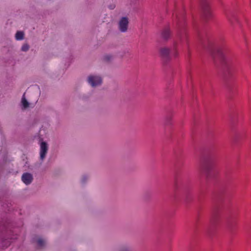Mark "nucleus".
Masks as SVG:
<instances>
[{
	"label": "nucleus",
	"instance_id": "1",
	"mask_svg": "<svg viewBox=\"0 0 251 251\" xmlns=\"http://www.w3.org/2000/svg\"><path fill=\"white\" fill-rule=\"evenodd\" d=\"M49 150V145L45 141L41 142L40 144L39 155L40 159L43 161L46 158Z\"/></svg>",
	"mask_w": 251,
	"mask_h": 251
},
{
	"label": "nucleus",
	"instance_id": "2",
	"mask_svg": "<svg viewBox=\"0 0 251 251\" xmlns=\"http://www.w3.org/2000/svg\"><path fill=\"white\" fill-rule=\"evenodd\" d=\"M88 82L92 87H96L101 84L102 78L100 75H91L88 77Z\"/></svg>",
	"mask_w": 251,
	"mask_h": 251
},
{
	"label": "nucleus",
	"instance_id": "3",
	"mask_svg": "<svg viewBox=\"0 0 251 251\" xmlns=\"http://www.w3.org/2000/svg\"><path fill=\"white\" fill-rule=\"evenodd\" d=\"M129 21L127 17H122L119 22L118 28L121 32H126L127 31Z\"/></svg>",
	"mask_w": 251,
	"mask_h": 251
},
{
	"label": "nucleus",
	"instance_id": "4",
	"mask_svg": "<svg viewBox=\"0 0 251 251\" xmlns=\"http://www.w3.org/2000/svg\"><path fill=\"white\" fill-rule=\"evenodd\" d=\"M33 179L32 175L28 173H24L22 176V180L26 185L31 183Z\"/></svg>",
	"mask_w": 251,
	"mask_h": 251
},
{
	"label": "nucleus",
	"instance_id": "5",
	"mask_svg": "<svg viewBox=\"0 0 251 251\" xmlns=\"http://www.w3.org/2000/svg\"><path fill=\"white\" fill-rule=\"evenodd\" d=\"M171 52V49L167 47H162L159 50L160 55L166 59L170 58V54Z\"/></svg>",
	"mask_w": 251,
	"mask_h": 251
},
{
	"label": "nucleus",
	"instance_id": "6",
	"mask_svg": "<svg viewBox=\"0 0 251 251\" xmlns=\"http://www.w3.org/2000/svg\"><path fill=\"white\" fill-rule=\"evenodd\" d=\"M202 13L205 18H208L211 14V11L208 4H204L202 6Z\"/></svg>",
	"mask_w": 251,
	"mask_h": 251
},
{
	"label": "nucleus",
	"instance_id": "7",
	"mask_svg": "<svg viewBox=\"0 0 251 251\" xmlns=\"http://www.w3.org/2000/svg\"><path fill=\"white\" fill-rule=\"evenodd\" d=\"M171 35V30L169 28H166L164 29L162 32V37L164 40H168Z\"/></svg>",
	"mask_w": 251,
	"mask_h": 251
},
{
	"label": "nucleus",
	"instance_id": "8",
	"mask_svg": "<svg viewBox=\"0 0 251 251\" xmlns=\"http://www.w3.org/2000/svg\"><path fill=\"white\" fill-rule=\"evenodd\" d=\"M21 102H22L23 109H26V108H28L29 106V102L27 101V100H26V99L25 97V94L23 96V97L22 98Z\"/></svg>",
	"mask_w": 251,
	"mask_h": 251
},
{
	"label": "nucleus",
	"instance_id": "9",
	"mask_svg": "<svg viewBox=\"0 0 251 251\" xmlns=\"http://www.w3.org/2000/svg\"><path fill=\"white\" fill-rule=\"evenodd\" d=\"M24 33L23 31H17L15 35V38L17 40H22L24 39Z\"/></svg>",
	"mask_w": 251,
	"mask_h": 251
},
{
	"label": "nucleus",
	"instance_id": "10",
	"mask_svg": "<svg viewBox=\"0 0 251 251\" xmlns=\"http://www.w3.org/2000/svg\"><path fill=\"white\" fill-rule=\"evenodd\" d=\"M113 58H114L113 55L110 54H106L103 56L104 60H105V61H107V62L112 60L113 59Z\"/></svg>",
	"mask_w": 251,
	"mask_h": 251
},
{
	"label": "nucleus",
	"instance_id": "11",
	"mask_svg": "<svg viewBox=\"0 0 251 251\" xmlns=\"http://www.w3.org/2000/svg\"><path fill=\"white\" fill-rule=\"evenodd\" d=\"M37 242L38 243V246H40V247H43L45 244V241H44L41 238H39L37 240Z\"/></svg>",
	"mask_w": 251,
	"mask_h": 251
},
{
	"label": "nucleus",
	"instance_id": "12",
	"mask_svg": "<svg viewBox=\"0 0 251 251\" xmlns=\"http://www.w3.org/2000/svg\"><path fill=\"white\" fill-rule=\"evenodd\" d=\"M212 168V165H206L204 167L205 171L207 174H208L211 171Z\"/></svg>",
	"mask_w": 251,
	"mask_h": 251
},
{
	"label": "nucleus",
	"instance_id": "13",
	"mask_svg": "<svg viewBox=\"0 0 251 251\" xmlns=\"http://www.w3.org/2000/svg\"><path fill=\"white\" fill-rule=\"evenodd\" d=\"M29 45L27 44H25L22 46L21 48V50L23 51H27L29 50Z\"/></svg>",
	"mask_w": 251,
	"mask_h": 251
},
{
	"label": "nucleus",
	"instance_id": "14",
	"mask_svg": "<svg viewBox=\"0 0 251 251\" xmlns=\"http://www.w3.org/2000/svg\"><path fill=\"white\" fill-rule=\"evenodd\" d=\"M119 251H132L130 248L128 247H122Z\"/></svg>",
	"mask_w": 251,
	"mask_h": 251
},
{
	"label": "nucleus",
	"instance_id": "15",
	"mask_svg": "<svg viewBox=\"0 0 251 251\" xmlns=\"http://www.w3.org/2000/svg\"><path fill=\"white\" fill-rule=\"evenodd\" d=\"M173 55L174 57H177V55H178V53H177V51H175V52L173 53Z\"/></svg>",
	"mask_w": 251,
	"mask_h": 251
},
{
	"label": "nucleus",
	"instance_id": "16",
	"mask_svg": "<svg viewBox=\"0 0 251 251\" xmlns=\"http://www.w3.org/2000/svg\"><path fill=\"white\" fill-rule=\"evenodd\" d=\"M87 179V177L85 176H83L82 179V182H84V181L86 180Z\"/></svg>",
	"mask_w": 251,
	"mask_h": 251
}]
</instances>
